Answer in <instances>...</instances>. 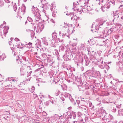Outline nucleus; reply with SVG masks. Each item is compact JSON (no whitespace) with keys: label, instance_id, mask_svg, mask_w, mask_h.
Instances as JSON below:
<instances>
[{"label":"nucleus","instance_id":"f257e3e1","mask_svg":"<svg viewBox=\"0 0 123 123\" xmlns=\"http://www.w3.org/2000/svg\"><path fill=\"white\" fill-rule=\"evenodd\" d=\"M69 25H68L67 23L64 22V25L62 27V32L67 31V32L65 33V34L62 33V37H68L69 38H70V34L71 33V28L72 29V26H69Z\"/></svg>","mask_w":123,"mask_h":123},{"label":"nucleus","instance_id":"f03ea898","mask_svg":"<svg viewBox=\"0 0 123 123\" xmlns=\"http://www.w3.org/2000/svg\"><path fill=\"white\" fill-rule=\"evenodd\" d=\"M105 22V21L104 22L103 21L100 20H96L95 25V23H93L92 29H95L97 30H99V28H101L102 27L103 24Z\"/></svg>","mask_w":123,"mask_h":123},{"label":"nucleus","instance_id":"7ed1b4c3","mask_svg":"<svg viewBox=\"0 0 123 123\" xmlns=\"http://www.w3.org/2000/svg\"><path fill=\"white\" fill-rule=\"evenodd\" d=\"M106 2V3L105 4L104 6H102L101 7L102 10L103 12L105 11V9H109L112 5L115 4V2L113 0H107Z\"/></svg>","mask_w":123,"mask_h":123},{"label":"nucleus","instance_id":"20e7f679","mask_svg":"<svg viewBox=\"0 0 123 123\" xmlns=\"http://www.w3.org/2000/svg\"><path fill=\"white\" fill-rule=\"evenodd\" d=\"M32 9L33 13L35 15V21H38L41 20L40 14H39L38 13L39 10L37 7H34V6H32Z\"/></svg>","mask_w":123,"mask_h":123},{"label":"nucleus","instance_id":"39448f33","mask_svg":"<svg viewBox=\"0 0 123 123\" xmlns=\"http://www.w3.org/2000/svg\"><path fill=\"white\" fill-rule=\"evenodd\" d=\"M100 117L101 118H102L104 122L106 123L107 121H108L109 119L108 118H107V116L105 113V111H102L100 113Z\"/></svg>","mask_w":123,"mask_h":123},{"label":"nucleus","instance_id":"423d86ee","mask_svg":"<svg viewBox=\"0 0 123 123\" xmlns=\"http://www.w3.org/2000/svg\"><path fill=\"white\" fill-rule=\"evenodd\" d=\"M44 24L42 22L38 23L37 25V28L35 27V29H37V31L38 32H41L44 29Z\"/></svg>","mask_w":123,"mask_h":123},{"label":"nucleus","instance_id":"0eeeda50","mask_svg":"<svg viewBox=\"0 0 123 123\" xmlns=\"http://www.w3.org/2000/svg\"><path fill=\"white\" fill-rule=\"evenodd\" d=\"M96 64L97 65H98V67L101 69H104L105 68L107 70H108L109 68V66L106 64L105 62H103V63H98V64L97 63H96Z\"/></svg>","mask_w":123,"mask_h":123},{"label":"nucleus","instance_id":"6e6552de","mask_svg":"<svg viewBox=\"0 0 123 123\" xmlns=\"http://www.w3.org/2000/svg\"><path fill=\"white\" fill-rule=\"evenodd\" d=\"M121 26V25L117 24V25L112 26L109 30L111 32H116L118 30L119 28H120Z\"/></svg>","mask_w":123,"mask_h":123},{"label":"nucleus","instance_id":"1a4fd4ad","mask_svg":"<svg viewBox=\"0 0 123 123\" xmlns=\"http://www.w3.org/2000/svg\"><path fill=\"white\" fill-rule=\"evenodd\" d=\"M3 29V35L2 34V32L0 31V36L2 38H3V36L5 37V35L8 32V30L9 29V27L8 26H4L2 29ZM0 30H1L0 29Z\"/></svg>","mask_w":123,"mask_h":123},{"label":"nucleus","instance_id":"9d476101","mask_svg":"<svg viewBox=\"0 0 123 123\" xmlns=\"http://www.w3.org/2000/svg\"><path fill=\"white\" fill-rule=\"evenodd\" d=\"M91 31L95 34H98V35L102 36L104 34L103 31H100L99 30H97L95 29H92Z\"/></svg>","mask_w":123,"mask_h":123},{"label":"nucleus","instance_id":"9b49d317","mask_svg":"<svg viewBox=\"0 0 123 123\" xmlns=\"http://www.w3.org/2000/svg\"><path fill=\"white\" fill-rule=\"evenodd\" d=\"M87 2H85V1H83V2L84 4H85V5L83 6V7L81 10H80V12L81 13L82 12H83L84 13H88L89 12L87 10V8L86 7V5L87 4H88V0H87Z\"/></svg>","mask_w":123,"mask_h":123},{"label":"nucleus","instance_id":"f8f14e48","mask_svg":"<svg viewBox=\"0 0 123 123\" xmlns=\"http://www.w3.org/2000/svg\"><path fill=\"white\" fill-rule=\"evenodd\" d=\"M101 75L100 72L98 71H93L92 74V77L95 78H100Z\"/></svg>","mask_w":123,"mask_h":123},{"label":"nucleus","instance_id":"ddd939ff","mask_svg":"<svg viewBox=\"0 0 123 123\" xmlns=\"http://www.w3.org/2000/svg\"><path fill=\"white\" fill-rule=\"evenodd\" d=\"M8 79L9 80L11 81V84H9L8 86H12V84H14V85H13L12 86H13L14 87V86L17 82V80H16L17 79H16L15 78H9Z\"/></svg>","mask_w":123,"mask_h":123},{"label":"nucleus","instance_id":"4468645a","mask_svg":"<svg viewBox=\"0 0 123 123\" xmlns=\"http://www.w3.org/2000/svg\"><path fill=\"white\" fill-rule=\"evenodd\" d=\"M25 7L24 4H23L21 9L19 8L18 10V13L19 14H24L25 11Z\"/></svg>","mask_w":123,"mask_h":123},{"label":"nucleus","instance_id":"2eb2a0df","mask_svg":"<svg viewBox=\"0 0 123 123\" xmlns=\"http://www.w3.org/2000/svg\"><path fill=\"white\" fill-rule=\"evenodd\" d=\"M73 79H74V80H73L74 82H76V84H77L78 85H80V86L79 87V88L80 87L81 85V82L80 81V80L78 78H77L75 76H73Z\"/></svg>","mask_w":123,"mask_h":123},{"label":"nucleus","instance_id":"dca6fc26","mask_svg":"<svg viewBox=\"0 0 123 123\" xmlns=\"http://www.w3.org/2000/svg\"><path fill=\"white\" fill-rule=\"evenodd\" d=\"M47 59L48 64L50 66H52L54 62L51 56L50 55V57H47Z\"/></svg>","mask_w":123,"mask_h":123},{"label":"nucleus","instance_id":"f3484780","mask_svg":"<svg viewBox=\"0 0 123 123\" xmlns=\"http://www.w3.org/2000/svg\"><path fill=\"white\" fill-rule=\"evenodd\" d=\"M69 15L70 17H71V20H72L73 21L75 20H76L78 18L75 15H74V13H70L69 14Z\"/></svg>","mask_w":123,"mask_h":123},{"label":"nucleus","instance_id":"a211bd4d","mask_svg":"<svg viewBox=\"0 0 123 123\" xmlns=\"http://www.w3.org/2000/svg\"><path fill=\"white\" fill-rule=\"evenodd\" d=\"M47 6L48 7V6H49V5L48 3L45 4H42L41 6H40V7L41 8L40 10L41 11H42L43 12L45 13V11L44 10V8L45 7V6Z\"/></svg>","mask_w":123,"mask_h":123},{"label":"nucleus","instance_id":"6ab92c4d","mask_svg":"<svg viewBox=\"0 0 123 123\" xmlns=\"http://www.w3.org/2000/svg\"><path fill=\"white\" fill-rule=\"evenodd\" d=\"M59 118L58 115L55 114L53 116L50 118V120H51L52 121L54 122L57 119H58Z\"/></svg>","mask_w":123,"mask_h":123},{"label":"nucleus","instance_id":"aec40b11","mask_svg":"<svg viewBox=\"0 0 123 123\" xmlns=\"http://www.w3.org/2000/svg\"><path fill=\"white\" fill-rule=\"evenodd\" d=\"M109 117L111 119V120H109V119L108 121H107V123L108 122H109V123H117V121L114 119L112 116H110Z\"/></svg>","mask_w":123,"mask_h":123},{"label":"nucleus","instance_id":"412c9836","mask_svg":"<svg viewBox=\"0 0 123 123\" xmlns=\"http://www.w3.org/2000/svg\"><path fill=\"white\" fill-rule=\"evenodd\" d=\"M32 43H31L29 42L28 43L26 44H24V46L23 47H25L26 48H28L29 49L30 48H31L32 47L31 45Z\"/></svg>","mask_w":123,"mask_h":123},{"label":"nucleus","instance_id":"4be33fe9","mask_svg":"<svg viewBox=\"0 0 123 123\" xmlns=\"http://www.w3.org/2000/svg\"><path fill=\"white\" fill-rule=\"evenodd\" d=\"M72 48L71 49L72 53L73 54H76L78 51V50L75 47H72Z\"/></svg>","mask_w":123,"mask_h":123},{"label":"nucleus","instance_id":"5701e85b","mask_svg":"<svg viewBox=\"0 0 123 123\" xmlns=\"http://www.w3.org/2000/svg\"><path fill=\"white\" fill-rule=\"evenodd\" d=\"M70 117L71 118L75 119L76 117V113L72 112L70 114Z\"/></svg>","mask_w":123,"mask_h":123},{"label":"nucleus","instance_id":"b1692460","mask_svg":"<svg viewBox=\"0 0 123 123\" xmlns=\"http://www.w3.org/2000/svg\"><path fill=\"white\" fill-rule=\"evenodd\" d=\"M42 39L44 44L46 45H48V42L46 40V37H43Z\"/></svg>","mask_w":123,"mask_h":123},{"label":"nucleus","instance_id":"393cba45","mask_svg":"<svg viewBox=\"0 0 123 123\" xmlns=\"http://www.w3.org/2000/svg\"><path fill=\"white\" fill-rule=\"evenodd\" d=\"M21 74V75H24L26 73V71L25 70L23 69V68H21L20 69Z\"/></svg>","mask_w":123,"mask_h":123},{"label":"nucleus","instance_id":"a878e982","mask_svg":"<svg viewBox=\"0 0 123 123\" xmlns=\"http://www.w3.org/2000/svg\"><path fill=\"white\" fill-rule=\"evenodd\" d=\"M119 14L118 13L116 12L113 15L114 19L113 20V23H114V22L115 19L118 18L119 17Z\"/></svg>","mask_w":123,"mask_h":123},{"label":"nucleus","instance_id":"bb28decb","mask_svg":"<svg viewBox=\"0 0 123 123\" xmlns=\"http://www.w3.org/2000/svg\"><path fill=\"white\" fill-rule=\"evenodd\" d=\"M25 70H28L27 72V73L30 74L29 76L31 75L30 74L32 72V71L30 70H31L30 67L29 66H27Z\"/></svg>","mask_w":123,"mask_h":123},{"label":"nucleus","instance_id":"cd10ccee","mask_svg":"<svg viewBox=\"0 0 123 123\" xmlns=\"http://www.w3.org/2000/svg\"><path fill=\"white\" fill-rule=\"evenodd\" d=\"M65 47L64 45H62L59 48V50L60 51H63Z\"/></svg>","mask_w":123,"mask_h":123},{"label":"nucleus","instance_id":"c85d7f7f","mask_svg":"<svg viewBox=\"0 0 123 123\" xmlns=\"http://www.w3.org/2000/svg\"><path fill=\"white\" fill-rule=\"evenodd\" d=\"M87 74L88 75L90 76V77H89V78L91 79H92V78L93 77H92V74L91 71L90 70L87 71Z\"/></svg>","mask_w":123,"mask_h":123},{"label":"nucleus","instance_id":"c756f323","mask_svg":"<svg viewBox=\"0 0 123 123\" xmlns=\"http://www.w3.org/2000/svg\"><path fill=\"white\" fill-rule=\"evenodd\" d=\"M6 56L4 54H3L1 55L0 56V60L2 61L4 60V59L6 58Z\"/></svg>","mask_w":123,"mask_h":123},{"label":"nucleus","instance_id":"7c9ffc66","mask_svg":"<svg viewBox=\"0 0 123 123\" xmlns=\"http://www.w3.org/2000/svg\"><path fill=\"white\" fill-rule=\"evenodd\" d=\"M70 45L71 46L73 47H75L77 44V43L76 42H74L72 43H70Z\"/></svg>","mask_w":123,"mask_h":123},{"label":"nucleus","instance_id":"2f4dec72","mask_svg":"<svg viewBox=\"0 0 123 123\" xmlns=\"http://www.w3.org/2000/svg\"><path fill=\"white\" fill-rule=\"evenodd\" d=\"M86 7L89 13L90 11H91L92 10V8L90 7L89 6L86 5Z\"/></svg>","mask_w":123,"mask_h":123},{"label":"nucleus","instance_id":"473e14b6","mask_svg":"<svg viewBox=\"0 0 123 123\" xmlns=\"http://www.w3.org/2000/svg\"><path fill=\"white\" fill-rule=\"evenodd\" d=\"M52 36V39H55L57 38V36H56V34L55 33H53L51 35Z\"/></svg>","mask_w":123,"mask_h":123},{"label":"nucleus","instance_id":"72a5a7b5","mask_svg":"<svg viewBox=\"0 0 123 123\" xmlns=\"http://www.w3.org/2000/svg\"><path fill=\"white\" fill-rule=\"evenodd\" d=\"M103 58L101 57L100 59H99L97 60V62H96V63H97V64L98 63H103Z\"/></svg>","mask_w":123,"mask_h":123},{"label":"nucleus","instance_id":"f704fd0d","mask_svg":"<svg viewBox=\"0 0 123 123\" xmlns=\"http://www.w3.org/2000/svg\"><path fill=\"white\" fill-rule=\"evenodd\" d=\"M13 9L15 11H16L17 9V6L15 3H14V6H13Z\"/></svg>","mask_w":123,"mask_h":123},{"label":"nucleus","instance_id":"c9c22d12","mask_svg":"<svg viewBox=\"0 0 123 123\" xmlns=\"http://www.w3.org/2000/svg\"><path fill=\"white\" fill-rule=\"evenodd\" d=\"M76 2L77 3H75V2H74L73 3V6L74 8L77 5H78L79 4V1H77Z\"/></svg>","mask_w":123,"mask_h":123},{"label":"nucleus","instance_id":"e433bc0d","mask_svg":"<svg viewBox=\"0 0 123 123\" xmlns=\"http://www.w3.org/2000/svg\"><path fill=\"white\" fill-rule=\"evenodd\" d=\"M66 55L68 56H69L71 54V52L70 51H67L66 52Z\"/></svg>","mask_w":123,"mask_h":123},{"label":"nucleus","instance_id":"4c0bfd02","mask_svg":"<svg viewBox=\"0 0 123 123\" xmlns=\"http://www.w3.org/2000/svg\"><path fill=\"white\" fill-rule=\"evenodd\" d=\"M118 111L119 113L123 116V109H122L121 110H118Z\"/></svg>","mask_w":123,"mask_h":123},{"label":"nucleus","instance_id":"58836bf2","mask_svg":"<svg viewBox=\"0 0 123 123\" xmlns=\"http://www.w3.org/2000/svg\"><path fill=\"white\" fill-rule=\"evenodd\" d=\"M35 88L34 86H32L31 88L30 89V91L31 92H32L34 91Z\"/></svg>","mask_w":123,"mask_h":123},{"label":"nucleus","instance_id":"ea45409f","mask_svg":"<svg viewBox=\"0 0 123 123\" xmlns=\"http://www.w3.org/2000/svg\"><path fill=\"white\" fill-rule=\"evenodd\" d=\"M74 79H73V78L72 79L71 78H70L68 79V81L69 83L72 82L73 81V80H74Z\"/></svg>","mask_w":123,"mask_h":123},{"label":"nucleus","instance_id":"a19ab883","mask_svg":"<svg viewBox=\"0 0 123 123\" xmlns=\"http://www.w3.org/2000/svg\"><path fill=\"white\" fill-rule=\"evenodd\" d=\"M61 86L62 87V89L63 90H64L66 89V85H61Z\"/></svg>","mask_w":123,"mask_h":123},{"label":"nucleus","instance_id":"79ce46f5","mask_svg":"<svg viewBox=\"0 0 123 123\" xmlns=\"http://www.w3.org/2000/svg\"><path fill=\"white\" fill-rule=\"evenodd\" d=\"M42 56L43 57H45V58L46 57H47H47H48V56H50L49 55H46L45 53H43L42 54Z\"/></svg>","mask_w":123,"mask_h":123},{"label":"nucleus","instance_id":"37998d69","mask_svg":"<svg viewBox=\"0 0 123 123\" xmlns=\"http://www.w3.org/2000/svg\"><path fill=\"white\" fill-rule=\"evenodd\" d=\"M64 96L66 97H68L70 95L69 94L67 93H64Z\"/></svg>","mask_w":123,"mask_h":123},{"label":"nucleus","instance_id":"c03bdc74","mask_svg":"<svg viewBox=\"0 0 123 123\" xmlns=\"http://www.w3.org/2000/svg\"><path fill=\"white\" fill-rule=\"evenodd\" d=\"M80 49L81 50V51H83L84 49V45H81V46H80Z\"/></svg>","mask_w":123,"mask_h":123},{"label":"nucleus","instance_id":"a18cd8bd","mask_svg":"<svg viewBox=\"0 0 123 123\" xmlns=\"http://www.w3.org/2000/svg\"><path fill=\"white\" fill-rule=\"evenodd\" d=\"M87 104L88 105H89V107L90 108L91 107V108L92 109L93 106L92 105V104L91 102H89Z\"/></svg>","mask_w":123,"mask_h":123},{"label":"nucleus","instance_id":"49530a36","mask_svg":"<svg viewBox=\"0 0 123 123\" xmlns=\"http://www.w3.org/2000/svg\"><path fill=\"white\" fill-rule=\"evenodd\" d=\"M4 5L3 2L2 0H0V7L3 6Z\"/></svg>","mask_w":123,"mask_h":123},{"label":"nucleus","instance_id":"de8ad7c7","mask_svg":"<svg viewBox=\"0 0 123 123\" xmlns=\"http://www.w3.org/2000/svg\"><path fill=\"white\" fill-rule=\"evenodd\" d=\"M83 110H84V111L85 112H86L87 111V108L85 106H83Z\"/></svg>","mask_w":123,"mask_h":123},{"label":"nucleus","instance_id":"09e8293b","mask_svg":"<svg viewBox=\"0 0 123 123\" xmlns=\"http://www.w3.org/2000/svg\"><path fill=\"white\" fill-rule=\"evenodd\" d=\"M59 92L60 91L59 90H57L55 94V95L56 96H58L59 94Z\"/></svg>","mask_w":123,"mask_h":123},{"label":"nucleus","instance_id":"8fccbe9b","mask_svg":"<svg viewBox=\"0 0 123 123\" xmlns=\"http://www.w3.org/2000/svg\"><path fill=\"white\" fill-rule=\"evenodd\" d=\"M27 20L29 21L30 22H31L32 21V19L30 17H28L27 18Z\"/></svg>","mask_w":123,"mask_h":123},{"label":"nucleus","instance_id":"3c124183","mask_svg":"<svg viewBox=\"0 0 123 123\" xmlns=\"http://www.w3.org/2000/svg\"><path fill=\"white\" fill-rule=\"evenodd\" d=\"M83 106H84V105H82L81 106H79V105H78V107L79 108V109H80L81 111H83Z\"/></svg>","mask_w":123,"mask_h":123},{"label":"nucleus","instance_id":"603ef678","mask_svg":"<svg viewBox=\"0 0 123 123\" xmlns=\"http://www.w3.org/2000/svg\"><path fill=\"white\" fill-rule=\"evenodd\" d=\"M60 80H57V79H55L54 80H53V82H55V83L56 84L57 83V82H58Z\"/></svg>","mask_w":123,"mask_h":123},{"label":"nucleus","instance_id":"864d4df0","mask_svg":"<svg viewBox=\"0 0 123 123\" xmlns=\"http://www.w3.org/2000/svg\"><path fill=\"white\" fill-rule=\"evenodd\" d=\"M116 108H113V109L112 110V111L113 112H116Z\"/></svg>","mask_w":123,"mask_h":123},{"label":"nucleus","instance_id":"5fc2aeb1","mask_svg":"<svg viewBox=\"0 0 123 123\" xmlns=\"http://www.w3.org/2000/svg\"><path fill=\"white\" fill-rule=\"evenodd\" d=\"M85 94L87 95H89V92L88 90H86L85 92Z\"/></svg>","mask_w":123,"mask_h":123},{"label":"nucleus","instance_id":"6e6d98bb","mask_svg":"<svg viewBox=\"0 0 123 123\" xmlns=\"http://www.w3.org/2000/svg\"><path fill=\"white\" fill-rule=\"evenodd\" d=\"M122 8H123V4L120 5L119 7V9H121Z\"/></svg>","mask_w":123,"mask_h":123},{"label":"nucleus","instance_id":"4d7b16f0","mask_svg":"<svg viewBox=\"0 0 123 123\" xmlns=\"http://www.w3.org/2000/svg\"><path fill=\"white\" fill-rule=\"evenodd\" d=\"M86 98H81V100L82 101H86Z\"/></svg>","mask_w":123,"mask_h":123},{"label":"nucleus","instance_id":"13d9d810","mask_svg":"<svg viewBox=\"0 0 123 123\" xmlns=\"http://www.w3.org/2000/svg\"><path fill=\"white\" fill-rule=\"evenodd\" d=\"M45 104L46 106H48L50 104L48 101L45 103Z\"/></svg>","mask_w":123,"mask_h":123},{"label":"nucleus","instance_id":"bf43d9fd","mask_svg":"<svg viewBox=\"0 0 123 123\" xmlns=\"http://www.w3.org/2000/svg\"><path fill=\"white\" fill-rule=\"evenodd\" d=\"M12 54H13V55L14 56H15V55H16V54H17L16 52H15H15L14 50L12 51Z\"/></svg>","mask_w":123,"mask_h":123},{"label":"nucleus","instance_id":"052dcab7","mask_svg":"<svg viewBox=\"0 0 123 123\" xmlns=\"http://www.w3.org/2000/svg\"><path fill=\"white\" fill-rule=\"evenodd\" d=\"M67 112H66V114H64L63 115V117L64 118L66 116H67V115H68V114L67 113Z\"/></svg>","mask_w":123,"mask_h":123},{"label":"nucleus","instance_id":"680f3d73","mask_svg":"<svg viewBox=\"0 0 123 123\" xmlns=\"http://www.w3.org/2000/svg\"><path fill=\"white\" fill-rule=\"evenodd\" d=\"M13 3V2H12L11 4V5L7 4L6 5L8 6L7 7H9V6H12V5H13V4H12Z\"/></svg>","mask_w":123,"mask_h":123},{"label":"nucleus","instance_id":"e2e57ef3","mask_svg":"<svg viewBox=\"0 0 123 123\" xmlns=\"http://www.w3.org/2000/svg\"><path fill=\"white\" fill-rule=\"evenodd\" d=\"M110 116H112L110 114H109V115L108 116V117H107V118H108V119H109V120H111V119L109 117H110Z\"/></svg>","mask_w":123,"mask_h":123},{"label":"nucleus","instance_id":"0e129e2a","mask_svg":"<svg viewBox=\"0 0 123 123\" xmlns=\"http://www.w3.org/2000/svg\"><path fill=\"white\" fill-rule=\"evenodd\" d=\"M17 47L18 48H22L20 47V44H18L17 45Z\"/></svg>","mask_w":123,"mask_h":123},{"label":"nucleus","instance_id":"69168bd1","mask_svg":"<svg viewBox=\"0 0 123 123\" xmlns=\"http://www.w3.org/2000/svg\"><path fill=\"white\" fill-rule=\"evenodd\" d=\"M76 102L78 105L80 103V101L79 100H76Z\"/></svg>","mask_w":123,"mask_h":123},{"label":"nucleus","instance_id":"338daca9","mask_svg":"<svg viewBox=\"0 0 123 123\" xmlns=\"http://www.w3.org/2000/svg\"><path fill=\"white\" fill-rule=\"evenodd\" d=\"M14 40L15 41H19V39L17 38H15Z\"/></svg>","mask_w":123,"mask_h":123},{"label":"nucleus","instance_id":"774afa93","mask_svg":"<svg viewBox=\"0 0 123 123\" xmlns=\"http://www.w3.org/2000/svg\"><path fill=\"white\" fill-rule=\"evenodd\" d=\"M58 41L59 42H63V40H60L59 38H58L57 41Z\"/></svg>","mask_w":123,"mask_h":123}]
</instances>
